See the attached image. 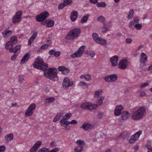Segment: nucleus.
Returning a JSON list of instances; mask_svg holds the SVG:
<instances>
[{
  "label": "nucleus",
  "instance_id": "obj_19",
  "mask_svg": "<svg viewBox=\"0 0 152 152\" xmlns=\"http://www.w3.org/2000/svg\"><path fill=\"white\" fill-rule=\"evenodd\" d=\"M77 12L76 11H73L71 12L70 18L72 21H75L77 18Z\"/></svg>",
  "mask_w": 152,
  "mask_h": 152
},
{
  "label": "nucleus",
  "instance_id": "obj_63",
  "mask_svg": "<svg viewBox=\"0 0 152 152\" xmlns=\"http://www.w3.org/2000/svg\"><path fill=\"white\" fill-rule=\"evenodd\" d=\"M142 69L144 70L145 69V70H148V71H151V72L152 73V67H148L147 69H144V68L145 67H142Z\"/></svg>",
  "mask_w": 152,
  "mask_h": 152
},
{
  "label": "nucleus",
  "instance_id": "obj_35",
  "mask_svg": "<svg viewBox=\"0 0 152 152\" xmlns=\"http://www.w3.org/2000/svg\"><path fill=\"white\" fill-rule=\"evenodd\" d=\"M55 100L54 98L50 97L45 99V102L47 103H50L53 102Z\"/></svg>",
  "mask_w": 152,
  "mask_h": 152
},
{
  "label": "nucleus",
  "instance_id": "obj_59",
  "mask_svg": "<svg viewBox=\"0 0 152 152\" xmlns=\"http://www.w3.org/2000/svg\"><path fill=\"white\" fill-rule=\"evenodd\" d=\"M56 143L55 142H52L50 144V146L52 148L56 147Z\"/></svg>",
  "mask_w": 152,
  "mask_h": 152
},
{
  "label": "nucleus",
  "instance_id": "obj_62",
  "mask_svg": "<svg viewBox=\"0 0 152 152\" xmlns=\"http://www.w3.org/2000/svg\"><path fill=\"white\" fill-rule=\"evenodd\" d=\"M104 113L102 112L99 113L98 114V116L99 118H102Z\"/></svg>",
  "mask_w": 152,
  "mask_h": 152
},
{
  "label": "nucleus",
  "instance_id": "obj_31",
  "mask_svg": "<svg viewBox=\"0 0 152 152\" xmlns=\"http://www.w3.org/2000/svg\"><path fill=\"white\" fill-rule=\"evenodd\" d=\"M50 42V43L49 44H45L43 45L41 47V48H42V50H45L46 49L48 48L49 47V46H50L51 45V44L50 43H51V41L50 40H48L47 41V42Z\"/></svg>",
  "mask_w": 152,
  "mask_h": 152
},
{
  "label": "nucleus",
  "instance_id": "obj_6",
  "mask_svg": "<svg viewBox=\"0 0 152 152\" xmlns=\"http://www.w3.org/2000/svg\"><path fill=\"white\" fill-rule=\"evenodd\" d=\"M85 48V47L84 45L81 46L78 50L77 52H75L71 55V57L72 58H75L76 57H81Z\"/></svg>",
  "mask_w": 152,
  "mask_h": 152
},
{
  "label": "nucleus",
  "instance_id": "obj_33",
  "mask_svg": "<svg viewBox=\"0 0 152 152\" xmlns=\"http://www.w3.org/2000/svg\"><path fill=\"white\" fill-rule=\"evenodd\" d=\"M76 143L77 144L78 146L81 147L83 148L85 145V142L83 141L80 140H77L76 142Z\"/></svg>",
  "mask_w": 152,
  "mask_h": 152
},
{
  "label": "nucleus",
  "instance_id": "obj_17",
  "mask_svg": "<svg viewBox=\"0 0 152 152\" xmlns=\"http://www.w3.org/2000/svg\"><path fill=\"white\" fill-rule=\"evenodd\" d=\"M41 142L37 141L30 150V152H35L37 150L38 148L41 144Z\"/></svg>",
  "mask_w": 152,
  "mask_h": 152
},
{
  "label": "nucleus",
  "instance_id": "obj_34",
  "mask_svg": "<svg viewBox=\"0 0 152 152\" xmlns=\"http://www.w3.org/2000/svg\"><path fill=\"white\" fill-rule=\"evenodd\" d=\"M129 15L127 17V18L129 19H131L134 15V11L133 10L131 9L129 12Z\"/></svg>",
  "mask_w": 152,
  "mask_h": 152
},
{
  "label": "nucleus",
  "instance_id": "obj_9",
  "mask_svg": "<svg viewBox=\"0 0 152 152\" xmlns=\"http://www.w3.org/2000/svg\"><path fill=\"white\" fill-rule=\"evenodd\" d=\"M49 15L48 12L45 11L37 15L36 17V19L38 21L41 22L45 20Z\"/></svg>",
  "mask_w": 152,
  "mask_h": 152
},
{
  "label": "nucleus",
  "instance_id": "obj_64",
  "mask_svg": "<svg viewBox=\"0 0 152 152\" xmlns=\"http://www.w3.org/2000/svg\"><path fill=\"white\" fill-rule=\"evenodd\" d=\"M71 124H77V121L75 120H72L70 121Z\"/></svg>",
  "mask_w": 152,
  "mask_h": 152
},
{
  "label": "nucleus",
  "instance_id": "obj_15",
  "mask_svg": "<svg viewBox=\"0 0 152 152\" xmlns=\"http://www.w3.org/2000/svg\"><path fill=\"white\" fill-rule=\"evenodd\" d=\"M83 128L85 131H89L94 128V126L89 124H83V125L80 127Z\"/></svg>",
  "mask_w": 152,
  "mask_h": 152
},
{
  "label": "nucleus",
  "instance_id": "obj_11",
  "mask_svg": "<svg viewBox=\"0 0 152 152\" xmlns=\"http://www.w3.org/2000/svg\"><path fill=\"white\" fill-rule=\"evenodd\" d=\"M142 131H139L137 132L135 134L132 135L129 140V142L131 144L134 143L136 140L139 138L140 135L142 134Z\"/></svg>",
  "mask_w": 152,
  "mask_h": 152
},
{
  "label": "nucleus",
  "instance_id": "obj_27",
  "mask_svg": "<svg viewBox=\"0 0 152 152\" xmlns=\"http://www.w3.org/2000/svg\"><path fill=\"white\" fill-rule=\"evenodd\" d=\"M62 115V113H58L53 118V122H55L58 121L61 118Z\"/></svg>",
  "mask_w": 152,
  "mask_h": 152
},
{
  "label": "nucleus",
  "instance_id": "obj_18",
  "mask_svg": "<svg viewBox=\"0 0 152 152\" xmlns=\"http://www.w3.org/2000/svg\"><path fill=\"white\" fill-rule=\"evenodd\" d=\"M12 31H11L6 30L1 33L3 37L5 39L8 38L9 36L12 34Z\"/></svg>",
  "mask_w": 152,
  "mask_h": 152
},
{
  "label": "nucleus",
  "instance_id": "obj_4",
  "mask_svg": "<svg viewBox=\"0 0 152 152\" xmlns=\"http://www.w3.org/2000/svg\"><path fill=\"white\" fill-rule=\"evenodd\" d=\"M92 36L94 39L97 43L102 45H105L107 44L106 40L99 37L97 33H93Z\"/></svg>",
  "mask_w": 152,
  "mask_h": 152
},
{
  "label": "nucleus",
  "instance_id": "obj_22",
  "mask_svg": "<svg viewBox=\"0 0 152 152\" xmlns=\"http://www.w3.org/2000/svg\"><path fill=\"white\" fill-rule=\"evenodd\" d=\"M45 23H46V26L48 27H52L54 25V22L52 20H47L45 22H42L41 23L42 24H44Z\"/></svg>",
  "mask_w": 152,
  "mask_h": 152
},
{
  "label": "nucleus",
  "instance_id": "obj_39",
  "mask_svg": "<svg viewBox=\"0 0 152 152\" xmlns=\"http://www.w3.org/2000/svg\"><path fill=\"white\" fill-rule=\"evenodd\" d=\"M25 80L23 75H19L18 76V81L21 83H23Z\"/></svg>",
  "mask_w": 152,
  "mask_h": 152
},
{
  "label": "nucleus",
  "instance_id": "obj_53",
  "mask_svg": "<svg viewBox=\"0 0 152 152\" xmlns=\"http://www.w3.org/2000/svg\"><path fill=\"white\" fill-rule=\"evenodd\" d=\"M133 20L135 23V24L138 23L139 21V18L137 17H134L133 18Z\"/></svg>",
  "mask_w": 152,
  "mask_h": 152
},
{
  "label": "nucleus",
  "instance_id": "obj_14",
  "mask_svg": "<svg viewBox=\"0 0 152 152\" xmlns=\"http://www.w3.org/2000/svg\"><path fill=\"white\" fill-rule=\"evenodd\" d=\"M118 56L115 55L113 56L110 58V61L112 64V65L114 66H117L118 64Z\"/></svg>",
  "mask_w": 152,
  "mask_h": 152
},
{
  "label": "nucleus",
  "instance_id": "obj_13",
  "mask_svg": "<svg viewBox=\"0 0 152 152\" xmlns=\"http://www.w3.org/2000/svg\"><path fill=\"white\" fill-rule=\"evenodd\" d=\"M148 60V57L146 54L142 52L141 53L140 58V62L141 64H145V63Z\"/></svg>",
  "mask_w": 152,
  "mask_h": 152
},
{
  "label": "nucleus",
  "instance_id": "obj_60",
  "mask_svg": "<svg viewBox=\"0 0 152 152\" xmlns=\"http://www.w3.org/2000/svg\"><path fill=\"white\" fill-rule=\"evenodd\" d=\"M60 149L58 148H56L50 151H49L48 152H57Z\"/></svg>",
  "mask_w": 152,
  "mask_h": 152
},
{
  "label": "nucleus",
  "instance_id": "obj_52",
  "mask_svg": "<svg viewBox=\"0 0 152 152\" xmlns=\"http://www.w3.org/2000/svg\"><path fill=\"white\" fill-rule=\"evenodd\" d=\"M135 24V23L134 22L133 20H131L129 22V25L130 27H132L133 26H134Z\"/></svg>",
  "mask_w": 152,
  "mask_h": 152
},
{
  "label": "nucleus",
  "instance_id": "obj_10",
  "mask_svg": "<svg viewBox=\"0 0 152 152\" xmlns=\"http://www.w3.org/2000/svg\"><path fill=\"white\" fill-rule=\"evenodd\" d=\"M73 83L72 81H70L68 78L65 77L62 83V86L64 89H67L73 85Z\"/></svg>",
  "mask_w": 152,
  "mask_h": 152
},
{
  "label": "nucleus",
  "instance_id": "obj_1",
  "mask_svg": "<svg viewBox=\"0 0 152 152\" xmlns=\"http://www.w3.org/2000/svg\"><path fill=\"white\" fill-rule=\"evenodd\" d=\"M37 69L44 72V76L50 80L56 81L58 79L57 76L58 70L56 68H49L48 67H34Z\"/></svg>",
  "mask_w": 152,
  "mask_h": 152
},
{
  "label": "nucleus",
  "instance_id": "obj_16",
  "mask_svg": "<svg viewBox=\"0 0 152 152\" xmlns=\"http://www.w3.org/2000/svg\"><path fill=\"white\" fill-rule=\"evenodd\" d=\"M12 47V44L11 42L8 41L6 43L5 48L7 50H9L11 52H14V48Z\"/></svg>",
  "mask_w": 152,
  "mask_h": 152
},
{
  "label": "nucleus",
  "instance_id": "obj_38",
  "mask_svg": "<svg viewBox=\"0 0 152 152\" xmlns=\"http://www.w3.org/2000/svg\"><path fill=\"white\" fill-rule=\"evenodd\" d=\"M98 21L100 22L101 23H103L104 24L105 21V18L102 16H100L98 17L97 18Z\"/></svg>",
  "mask_w": 152,
  "mask_h": 152
},
{
  "label": "nucleus",
  "instance_id": "obj_47",
  "mask_svg": "<svg viewBox=\"0 0 152 152\" xmlns=\"http://www.w3.org/2000/svg\"><path fill=\"white\" fill-rule=\"evenodd\" d=\"M91 76L89 74L86 75L85 79L87 81H90L91 80Z\"/></svg>",
  "mask_w": 152,
  "mask_h": 152
},
{
  "label": "nucleus",
  "instance_id": "obj_23",
  "mask_svg": "<svg viewBox=\"0 0 152 152\" xmlns=\"http://www.w3.org/2000/svg\"><path fill=\"white\" fill-rule=\"evenodd\" d=\"M49 53L50 55H53L54 56L57 57L60 55L61 53L59 51H56L52 49L49 50Z\"/></svg>",
  "mask_w": 152,
  "mask_h": 152
},
{
  "label": "nucleus",
  "instance_id": "obj_55",
  "mask_svg": "<svg viewBox=\"0 0 152 152\" xmlns=\"http://www.w3.org/2000/svg\"><path fill=\"white\" fill-rule=\"evenodd\" d=\"M6 150V148L4 146H0V152H4Z\"/></svg>",
  "mask_w": 152,
  "mask_h": 152
},
{
  "label": "nucleus",
  "instance_id": "obj_36",
  "mask_svg": "<svg viewBox=\"0 0 152 152\" xmlns=\"http://www.w3.org/2000/svg\"><path fill=\"white\" fill-rule=\"evenodd\" d=\"M13 134H10L7 135L5 137V138L7 141L13 139Z\"/></svg>",
  "mask_w": 152,
  "mask_h": 152
},
{
  "label": "nucleus",
  "instance_id": "obj_32",
  "mask_svg": "<svg viewBox=\"0 0 152 152\" xmlns=\"http://www.w3.org/2000/svg\"><path fill=\"white\" fill-rule=\"evenodd\" d=\"M10 42H12V44L13 45V44H16L17 41V37L15 36H12L11 37L10 39Z\"/></svg>",
  "mask_w": 152,
  "mask_h": 152
},
{
  "label": "nucleus",
  "instance_id": "obj_25",
  "mask_svg": "<svg viewBox=\"0 0 152 152\" xmlns=\"http://www.w3.org/2000/svg\"><path fill=\"white\" fill-rule=\"evenodd\" d=\"M130 115V114L128 112H124L122 113V119L123 120H125L129 118Z\"/></svg>",
  "mask_w": 152,
  "mask_h": 152
},
{
  "label": "nucleus",
  "instance_id": "obj_45",
  "mask_svg": "<svg viewBox=\"0 0 152 152\" xmlns=\"http://www.w3.org/2000/svg\"><path fill=\"white\" fill-rule=\"evenodd\" d=\"M37 33L36 32H34L33 34L30 38V39L32 40H33V41H34V39L37 37Z\"/></svg>",
  "mask_w": 152,
  "mask_h": 152
},
{
  "label": "nucleus",
  "instance_id": "obj_42",
  "mask_svg": "<svg viewBox=\"0 0 152 152\" xmlns=\"http://www.w3.org/2000/svg\"><path fill=\"white\" fill-rule=\"evenodd\" d=\"M134 27L137 30H139L142 28V25L140 24L137 23L134 25Z\"/></svg>",
  "mask_w": 152,
  "mask_h": 152
},
{
  "label": "nucleus",
  "instance_id": "obj_48",
  "mask_svg": "<svg viewBox=\"0 0 152 152\" xmlns=\"http://www.w3.org/2000/svg\"><path fill=\"white\" fill-rule=\"evenodd\" d=\"M66 6L64 3H61L58 6V9L59 10L62 9L65 7Z\"/></svg>",
  "mask_w": 152,
  "mask_h": 152
},
{
  "label": "nucleus",
  "instance_id": "obj_21",
  "mask_svg": "<svg viewBox=\"0 0 152 152\" xmlns=\"http://www.w3.org/2000/svg\"><path fill=\"white\" fill-rule=\"evenodd\" d=\"M58 69L61 71L63 74L65 75L68 74L69 72V70L66 67H58Z\"/></svg>",
  "mask_w": 152,
  "mask_h": 152
},
{
  "label": "nucleus",
  "instance_id": "obj_7",
  "mask_svg": "<svg viewBox=\"0 0 152 152\" xmlns=\"http://www.w3.org/2000/svg\"><path fill=\"white\" fill-rule=\"evenodd\" d=\"M22 12L20 11L16 12L12 19L13 23H16L20 22L22 19Z\"/></svg>",
  "mask_w": 152,
  "mask_h": 152
},
{
  "label": "nucleus",
  "instance_id": "obj_58",
  "mask_svg": "<svg viewBox=\"0 0 152 152\" xmlns=\"http://www.w3.org/2000/svg\"><path fill=\"white\" fill-rule=\"evenodd\" d=\"M149 84L148 83H144L141 84L140 86L141 88H143L147 86H148Z\"/></svg>",
  "mask_w": 152,
  "mask_h": 152
},
{
  "label": "nucleus",
  "instance_id": "obj_46",
  "mask_svg": "<svg viewBox=\"0 0 152 152\" xmlns=\"http://www.w3.org/2000/svg\"><path fill=\"white\" fill-rule=\"evenodd\" d=\"M49 151V149L46 148H42L39 150L37 152H48Z\"/></svg>",
  "mask_w": 152,
  "mask_h": 152
},
{
  "label": "nucleus",
  "instance_id": "obj_3",
  "mask_svg": "<svg viewBox=\"0 0 152 152\" xmlns=\"http://www.w3.org/2000/svg\"><path fill=\"white\" fill-rule=\"evenodd\" d=\"M81 31L79 28H75L70 31L66 36V38L68 40H73L79 35Z\"/></svg>",
  "mask_w": 152,
  "mask_h": 152
},
{
  "label": "nucleus",
  "instance_id": "obj_30",
  "mask_svg": "<svg viewBox=\"0 0 152 152\" xmlns=\"http://www.w3.org/2000/svg\"><path fill=\"white\" fill-rule=\"evenodd\" d=\"M131 135V132H125L123 134L122 136L124 139H127Z\"/></svg>",
  "mask_w": 152,
  "mask_h": 152
},
{
  "label": "nucleus",
  "instance_id": "obj_5",
  "mask_svg": "<svg viewBox=\"0 0 152 152\" xmlns=\"http://www.w3.org/2000/svg\"><path fill=\"white\" fill-rule=\"evenodd\" d=\"M80 107L82 109H83L93 110L96 109L97 106L96 104H93L92 103L87 102L81 104Z\"/></svg>",
  "mask_w": 152,
  "mask_h": 152
},
{
  "label": "nucleus",
  "instance_id": "obj_24",
  "mask_svg": "<svg viewBox=\"0 0 152 152\" xmlns=\"http://www.w3.org/2000/svg\"><path fill=\"white\" fill-rule=\"evenodd\" d=\"M30 57V55L28 53H26L22 58L20 63L21 64H23L26 61L28 60Z\"/></svg>",
  "mask_w": 152,
  "mask_h": 152
},
{
  "label": "nucleus",
  "instance_id": "obj_44",
  "mask_svg": "<svg viewBox=\"0 0 152 152\" xmlns=\"http://www.w3.org/2000/svg\"><path fill=\"white\" fill-rule=\"evenodd\" d=\"M66 120H64V119H61L60 121V122L61 124V125L62 126H64V125H66Z\"/></svg>",
  "mask_w": 152,
  "mask_h": 152
},
{
  "label": "nucleus",
  "instance_id": "obj_20",
  "mask_svg": "<svg viewBox=\"0 0 152 152\" xmlns=\"http://www.w3.org/2000/svg\"><path fill=\"white\" fill-rule=\"evenodd\" d=\"M128 63L129 62L126 59H122L119 61L118 66H127Z\"/></svg>",
  "mask_w": 152,
  "mask_h": 152
},
{
  "label": "nucleus",
  "instance_id": "obj_2",
  "mask_svg": "<svg viewBox=\"0 0 152 152\" xmlns=\"http://www.w3.org/2000/svg\"><path fill=\"white\" fill-rule=\"evenodd\" d=\"M146 110L144 107H141L137 110L134 112L132 116V118L134 120H137L143 117Z\"/></svg>",
  "mask_w": 152,
  "mask_h": 152
},
{
  "label": "nucleus",
  "instance_id": "obj_29",
  "mask_svg": "<svg viewBox=\"0 0 152 152\" xmlns=\"http://www.w3.org/2000/svg\"><path fill=\"white\" fill-rule=\"evenodd\" d=\"M89 16L90 15L89 14L83 16L81 20V23H83L86 22Z\"/></svg>",
  "mask_w": 152,
  "mask_h": 152
},
{
  "label": "nucleus",
  "instance_id": "obj_26",
  "mask_svg": "<svg viewBox=\"0 0 152 152\" xmlns=\"http://www.w3.org/2000/svg\"><path fill=\"white\" fill-rule=\"evenodd\" d=\"M104 96H103L100 97V99L99 100H97V104H96V106H97V107H96V108L98 106L101 105L103 103V101L104 99Z\"/></svg>",
  "mask_w": 152,
  "mask_h": 152
},
{
  "label": "nucleus",
  "instance_id": "obj_12",
  "mask_svg": "<svg viewBox=\"0 0 152 152\" xmlns=\"http://www.w3.org/2000/svg\"><path fill=\"white\" fill-rule=\"evenodd\" d=\"M36 107V105L34 103L31 104L29 106L27 110L26 111L25 115L26 116H29L32 115L33 111Z\"/></svg>",
  "mask_w": 152,
  "mask_h": 152
},
{
  "label": "nucleus",
  "instance_id": "obj_54",
  "mask_svg": "<svg viewBox=\"0 0 152 152\" xmlns=\"http://www.w3.org/2000/svg\"><path fill=\"white\" fill-rule=\"evenodd\" d=\"M123 107L121 105L117 106L115 108V110H119L120 111H121V110L123 109Z\"/></svg>",
  "mask_w": 152,
  "mask_h": 152
},
{
  "label": "nucleus",
  "instance_id": "obj_41",
  "mask_svg": "<svg viewBox=\"0 0 152 152\" xmlns=\"http://www.w3.org/2000/svg\"><path fill=\"white\" fill-rule=\"evenodd\" d=\"M83 148L79 146L75 147L74 149V151L75 152H80L83 149Z\"/></svg>",
  "mask_w": 152,
  "mask_h": 152
},
{
  "label": "nucleus",
  "instance_id": "obj_40",
  "mask_svg": "<svg viewBox=\"0 0 152 152\" xmlns=\"http://www.w3.org/2000/svg\"><path fill=\"white\" fill-rule=\"evenodd\" d=\"M71 116L72 114L71 113H68L65 114V115L63 116L62 119H64V120H67Z\"/></svg>",
  "mask_w": 152,
  "mask_h": 152
},
{
  "label": "nucleus",
  "instance_id": "obj_61",
  "mask_svg": "<svg viewBox=\"0 0 152 152\" xmlns=\"http://www.w3.org/2000/svg\"><path fill=\"white\" fill-rule=\"evenodd\" d=\"M87 83L83 81H81L80 82L79 85L81 86H85L86 85Z\"/></svg>",
  "mask_w": 152,
  "mask_h": 152
},
{
  "label": "nucleus",
  "instance_id": "obj_49",
  "mask_svg": "<svg viewBox=\"0 0 152 152\" xmlns=\"http://www.w3.org/2000/svg\"><path fill=\"white\" fill-rule=\"evenodd\" d=\"M121 112L119 110H115L114 114L115 116H118L121 115Z\"/></svg>",
  "mask_w": 152,
  "mask_h": 152
},
{
  "label": "nucleus",
  "instance_id": "obj_51",
  "mask_svg": "<svg viewBox=\"0 0 152 152\" xmlns=\"http://www.w3.org/2000/svg\"><path fill=\"white\" fill-rule=\"evenodd\" d=\"M110 76L108 75L104 78V80L107 82H110Z\"/></svg>",
  "mask_w": 152,
  "mask_h": 152
},
{
  "label": "nucleus",
  "instance_id": "obj_28",
  "mask_svg": "<svg viewBox=\"0 0 152 152\" xmlns=\"http://www.w3.org/2000/svg\"><path fill=\"white\" fill-rule=\"evenodd\" d=\"M110 76V82H113L117 80L118 77L116 74H113Z\"/></svg>",
  "mask_w": 152,
  "mask_h": 152
},
{
  "label": "nucleus",
  "instance_id": "obj_56",
  "mask_svg": "<svg viewBox=\"0 0 152 152\" xmlns=\"http://www.w3.org/2000/svg\"><path fill=\"white\" fill-rule=\"evenodd\" d=\"M132 42V39L129 38H128L126 40V42L127 44H130Z\"/></svg>",
  "mask_w": 152,
  "mask_h": 152
},
{
  "label": "nucleus",
  "instance_id": "obj_37",
  "mask_svg": "<svg viewBox=\"0 0 152 152\" xmlns=\"http://www.w3.org/2000/svg\"><path fill=\"white\" fill-rule=\"evenodd\" d=\"M106 4L104 2H97L96 6L98 7H106Z\"/></svg>",
  "mask_w": 152,
  "mask_h": 152
},
{
  "label": "nucleus",
  "instance_id": "obj_43",
  "mask_svg": "<svg viewBox=\"0 0 152 152\" xmlns=\"http://www.w3.org/2000/svg\"><path fill=\"white\" fill-rule=\"evenodd\" d=\"M72 2V0H64V3L66 6L71 4Z\"/></svg>",
  "mask_w": 152,
  "mask_h": 152
},
{
  "label": "nucleus",
  "instance_id": "obj_50",
  "mask_svg": "<svg viewBox=\"0 0 152 152\" xmlns=\"http://www.w3.org/2000/svg\"><path fill=\"white\" fill-rule=\"evenodd\" d=\"M21 48V45H18L15 46L14 48V52H16L18 50L20 49Z\"/></svg>",
  "mask_w": 152,
  "mask_h": 152
},
{
  "label": "nucleus",
  "instance_id": "obj_8",
  "mask_svg": "<svg viewBox=\"0 0 152 152\" xmlns=\"http://www.w3.org/2000/svg\"><path fill=\"white\" fill-rule=\"evenodd\" d=\"M43 62L42 58L38 57L35 60L33 66H48L47 64L43 63Z\"/></svg>",
  "mask_w": 152,
  "mask_h": 152
},
{
  "label": "nucleus",
  "instance_id": "obj_57",
  "mask_svg": "<svg viewBox=\"0 0 152 152\" xmlns=\"http://www.w3.org/2000/svg\"><path fill=\"white\" fill-rule=\"evenodd\" d=\"M89 55L91 57H94L95 55V53L93 51H91L89 53Z\"/></svg>",
  "mask_w": 152,
  "mask_h": 152
}]
</instances>
